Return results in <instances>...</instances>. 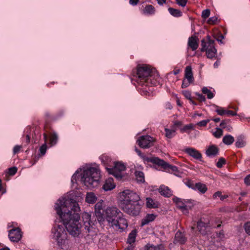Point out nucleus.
I'll list each match as a JSON object with an SVG mask.
<instances>
[{"label": "nucleus", "instance_id": "f257e3e1", "mask_svg": "<svg viewBox=\"0 0 250 250\" xmlns=\"http://www.w3.org/2000/svg\"><path fill=\"white\" fill-rule=\"evenodd\" d=\"M160 77L155 68L147 64L138 65L136 69V82L142 86L157 85Z\"/></svg>", "mask_w": 250, "mask_h": 250}, {"label": "nucleus", "instance_id": "f03ea898", "mask_svg": "<svg viewBox=\"0 0 250 250\" xmlns=\"http://www.w3.org/2000/svg\"><path fill=\"white\" fill-rule=\"evenodd\" d=\"M60 217L70 235L75 237L80 234L82 225L80 223V216L79 213H74L72 215L65 213Z\"/></svg>", "mask_w": 250, "mask_h": 250}, {"label": "nucleus", "instance_id": "7ed1b4c3", "mask_svg": "<svg viewBox=\"0 0 250 250\" xmlns=\"http://www.w3.org/2000/svg\"><path fill=\"white\" fill-rule=\"evenodd\" d=\"M55 208L60 216H62L65 213L72 215L74 213H78L77 212L80 210L78 203L72 199L58 200Z\"/></svg>", "mask_w": 250, "mask_h": 250}, {"label": "nucleus", "instance_id": "20e7f679", "mask_svg": "<svg viewBox=\"0 0 250 250\" xmlns=\"http://www.w3.org/2000/svg\"><path fill=\"white\" fill-rule=\"evenodd\" d=\"M100 179V171L95 167H90L83 172L82 181L84 185L88 188L96 187Z\"/></svg>", "mask_w": 250, "mask_h": 250}, {"label": "nucleus", "instance_id": "39448f33", "mask_svg": "<svg viewBox=\"0 0 250 250\" xmlns=\"http://www.w3.org/2000/svg\"><path fill=\"white\" fill-rule=\"evenodd\" d=\"M141 201L140 196L136 192L129 189L124 190L120 193V202L119 205L132 203Z\"/></svg>", "mask_w": 250, "mask_h": 250}, {"label": "nucleus", "instance_id": "423d86ee", "mask_svg": "<svg viewBox=\"0 0 250 250\" xmlns=\"http://www.w3.org/2000/svg\"><path fill=\"white\" fill-rule=\"evenodd\" d=\"M141 206V201L119 205L120 208L124 212L132 216H136L139 214Z\"/></svg>", "mask_w": 250, "mask_h": 250}, {"label": "nucleus", "instance_id": "0eeeda50", "mask_svg": "<svg viewBox=\"0 0 250 250\" xmlns=\"http://www.w3.org/2000/svg\"><path fill=\"white\" fill-rule=\"evenodd\" d=\"M108 172L113 175L118 180H122L124 175V171L126 169L125 165L121 162H116L112 168H106Z\"/></svg>", "mask_w": 250, "mask_h": 250}, {"label": "nucleus", "instance_id": "6e6552de", "mask_svg": "<svg viewBox=\"0 0 250 250\" xmlns=\"http://www.w3.org/2000/svg\"><path fill=\"white\" fill-rule=\"evenodd\" d=\"M53 237L57 241L58 245L62 246L64 243V239L62 235L65 233L64 228L62 225H56L52 229Z\"/></svg>", "mask_w": 250, "mask_h": 250}, {"label": "nucleus", "instance_id": "1a4fd4ad", "mask_svg": "<svg viewBox=\"0 0 250 250\" xmlns=\"http://www.w3.org/2000/svg\"><path fill=\"white\" fill-rule=\"evenodd\" d=\"M108 221L115 229H121L123 231L128 227V222L124 217H120L117 219H112L111 220H108Z\"/></svg>", "mask_w": 250, "mask_h": 250}, {"label": "nucleus", "instance_id": "9d476101", "mask_svg": "<svg viewBox=\"0 0 250 250\" xmlns=\"http://www.w3.org/2000/svg\"><path fill=\"white\" fill-rule=\"evenodd\" d=\"M155 139L149 135L142 136L137 140L138 145L143 148H149L154 145Z\"/></svg>", "mask_w": 250, "mask_h": 250}, {"label": "nucleus", "instance_id": "9b49d317", "mask_svg": "<svg viewBox=\"0 0 250 250\" xmlns=\"http://www.w3.org/2000/svg\"><path fill=\"white\" fill-rule=\"evenodd\" d=\"M8 236L11 241L14 242H19L22 236L21 229L17 228L10 230Z\"/></svg>", "mask_w": 250, "mask_h": 250}, {"label": "nucleus", "instance_id": "f8f14e48", "mask_svg": "<svg viewBox=\"0 0 250 250\" xmlns=\"http://www.w3.org/2000/svg\"><path fill=\"white\" fill-rule=\"evenodd\" d=\"M215 42L213 40L211 39L210 36L208 35L206 39H203L201 41V51L205 52L208 48H210L212 46H214Z\"/></svg>", "mask_w": 250, "mask_h": 250}, {"label": "nucleus", "instance_id": "ddd939ff", "mask_svg": "<svg viewBox=\"0 0 250 250\" xmlns=\"http://www.w3.org/2000/svg\"><path fill=\"white\" fill-rule=\"evenodd\" d=\"M199 42V40L197 36H191L188 40V48H190L192 51H195L198 48Z\"/></svg>", "mask_w": 250, "mask_h": 250}, {"label": "nucleus", "instance_id": "4468645a", "mask_svg": "<svg viewBox=\"0 0 250 250\" xmlns=\"http://www.w3.org/2000/svg\"><path fill=\"white\" fill-rule=\"evenodd\" d=\"M91 215L89 213L84 212L82 214V219L83 222L85 229L89 232L90 228L94 224L90 219Z\"/></svg>", "mask_w": 250, "mask_h": 250}, {"label": "nucleus", "instance_id": "2eb2a0df", "mask_svg": "<svg viewBox=\"0 0 250 250\" xmlns=\"http://www.w3.org/2000/svg\"><path fill=\"white\" fill-rule=\"evenodd\" d=\"M155 164L159 166H161L165 170L170 169L172 171H177V167L176 166L169 165L168 163L165 162L163 159H160L159 158H158Z\"/></svg>", "mask_w": 250, "mask_h": 250}, {"label": "nucleus", "instance_id": "dca6fc26", "mask_svg": "<svg viewBox=\"0 0 250 250\" xmlns=\"http://www.w3.org/2000/svg\"><path fill=\"white\" fill-rule=\"evenodd\" d=\"M187 240V238L185 234L180 230H178L175 233L173 243L174 244L183 245L186 242Z\"/></svg>", "mask_w": 250, "mask_h": 250}, {"label": "nucleus", "instance_id": "f3484780", "mask_svg": "<svg viewBox=\"0 0 250 250\" xmlns=\"http://www.w3.org/2000/svg\"><path fill=\"white\" fill-rule=\"evenodd\" d=\"M185 152L194 159L201 161L202 154L196 149L192 147L187 148L185 149Z\"/></svg>", "mask_w": 250, "mask_h": 250}, {"label": "nucleus", "instance_id": "a211bd4d", "mask_svg": "<svg viewBox=\"0 0 250 250\" xmlns=\"http://www.w3.org/2000/svg\"><path fill=\"white\" fill-rule=\"evenodd\" d=\"M120 212L119 209L115 207H108L105 210V214L110 220H112L111 217L117 216Z\"/></svg>", "mask_w": 250, "mask_h": 250}, {"label": "nucleus", "instance_id": "6ab92c4d", "mask_svg": "<svg viewBox=\"0 0 250 250\" xmlns=\"http://www.w3.org/2000/svg\"><path fill=\"white\" fill-rule=\"evenodd\" d=\"M135 150L136 152V153L138 154V155L141 158H142L145 162H150V163H152L153 164H155V163H156V162L157 161V160L158 157H146L145 155H144L141 152V151L140 150H139L138 149H137L136 147L135 148Z\"/></svg>", "mask_w": 250, "mask_h": 250}, {"label": "nucleus", "instance_id": "aec40b11", "mask_svg": "<svg viewBox=\"0 0 250 250\" xmlns=\"http://www.w3.org/2000/svg\"><path fill=\"white\" fill-rule=\"evenodd\" d=\"M116 187L114 180L112 178H109L106 180L103 188L105 191L111 190L114 189Z\"/></svg>", "mask_w": 250, "mask_h": 250}, {"label": "nucleus", "instance_id": "412c9836", "mask_svg": "<svg viewBox=\"0 0 250 250\" xmlns=\"http://www.w3.org/2000/svg\"><path fill=\"white\" fill-rule=\"evenodd\" d=\"M219 149L215 145L209 146L206 151V154L208 157L215 156L217 155Z\"/></svg>", "mask_w": 250, "mask_h": 250}, {"label": "nucleus", "instance_id": "4be33fe9", "mask_svg": "<svg viewBox=\"0 0 250 250\" xmlns=\"http://www.w3.org/2000/svg\"><path fill=\"white\" fill-rule=\"evenodd\" d=\"M208 227V223L203 222L200 219L197 222V228L200 232L202 234H206V229Z\"/></svg>", "mask_w": 250, "mask_h": 250}, {"label": "nucleus", "instance_id": "5701e85b", "mask_svg": "<svg viewBox=\"0 0 250 250\" xmlns=\"http://www.w3.org/2000/svg\"><path fill=\"white\" fill-rule=\"evenodd\" d=\"M206 52V55L208 58L212 59L215 58L217 55V50L214 46H212L211 48L208 49L207 50H205Z\"/></svg>", "mask_w": 250, "mask_h": 250}, {"label": "nucleus", "instance_id": "b1692460", "mask_svg": "<svg viewBox=\"0 0 250 250\" xmlns=\"http://www.w3.org/2000/svg\"><path fill=\"white\" fill-rule=\"evenodd\" d=\"M159 191L162 195L165 197H169L171 195V190L167 187L161 186L159 188Z\"/></svg>", "mask_w": 250, "mask_h": 250}, {"label": "nucleus", "instance_id": "393cba45", "mask_svg": "<svg viewBox=\"0 0 250 250\" xmlns=\"http://www.w3.org/2000/svg\"><path fill=\"white\" fill-rule=\"evenodd\" d=\"M146 200V206L148 208H157L159 206V202L152 199L151 198H147Z\"/></svg>", "mask_w": 250, "mask_h": 250}, {"label": "nucleus", "instance_id": "a878e982", "mask_svg": "<svg viewBox=\"0 0 250 250\" xmlns=\"http://www.w3.org/2000/svg\"><path fill=\"white\" fill-rule=\"evenodd\" d=\"M155 216L153 214H148L142 220L141 225L142 226H145L149 222L154 220Z\"/></svg>", "mask_w": 250, "mask_h": 250}, {"label": "nucleus", "instance_id": "bb28decb", "mask_svg": "<svg viewBox=\"0 0 250 250\" xmlns=\"http://www.w3.org/2000/svg\"><path fill=\"white\" fill-rule=\"evenodd\" d=\"M184 79H186L189 81H192L193 82L194 81L191 67L189 66H188L186 68Z\"/></svg>", "mask_w": 250, "mask_h": 250}, {"label": "nucleus", "instance_id": "cd10ccee", "mask_svg": "<svg viewBox=\"0 0 250 250\" xmlns=\"http://www.w3.org/2000/svg\"><path fill=\"white\" fill-rule=\"evenodd\" d=\"M244 139L245 136L243 135H240L237 136V141L235 143V146L238 148L244 147L246 144Z\"/></svg>", "mask_w": 250, "mask_h": 250}, {"label": "nucleus", "instance_id": "c85d7f7f", "mask_svg": "<svg viewBox=\"0 0 250 250\" xmlns=\"http://www.w3.org/2000/svg\"><path fill=\"white\" fill-rule=\"evenodd\" d=\"M97 200V197L92 192H88L86 194L85 201L89 204H94Z\"/></svg>", "mask_w": 250, "mask_h": 250}, {"label": "nucleus", "instance_id": "c756f323", "mask_svg": "<svg viewBox=\"0 0 250 250\" xmlns=\"http://www.w3.org/2000/svg\"><path fill=\"white\" fill-rule=\"evenodd\" d=\"M105 212L104 210H99V211H95V214L96 217L97 219V220L100 223L103 222L104 221L105 219V214L104 212Z\"/></svg>", "mask_w": 250, "mask_h": 250}, {"label": "nucleus", "instance_id": "7c9ffc66", "mask_svg": "<svg viewBox=\"0 0 250 250\" xmlns=\"http://www.w3.org/2000/svg\"><path fill=\"white\" fill-rule=\"evenodd\" d=\"M164 246L162 244L157 245L156 246L147 244L145 246L146 250H162L164 249Z\"/></svg>", "mask_w": 250, "mask_h": 250}, {"label": "nucleus", "instance_id": "2f4dec72", "mask_svg": "<svg viewBox=\"0 0 250 250\" xmlns=\"http://www.w3.org/2000/svg\"><path fill=\"white\" fill-rule=\"evenodd\" d=\"M155 9L152 5H146L143 10L145 14L152 15L155 13Z\"/></svg>", "mask_w": 250, "mask_h": 250}, {"label": "nucleus", "instance_id": "473e14b6", "mask_svg": "<svg viewBox=\"0 0 250 250\" xmlns=\"http://www.w3.org/2000/svg\"><path fill=\"white\" fill-rule=\"evenodd\" d=\"M222 141L225 145H230L234 142V139L231 135H227L223 137Z\"/></svg>", "mask_w": 250, "mask_h": 250}, {"label": "nucleus", "instance_id": "72a5a7b5", "mask_svg": "<svg viewBox=\"0 0 250 250\" xmlns=\"http://www.w3.org/2000/svg\"><path fill=\"white\" fill-rule=\"evenodd\" d=\"M194 189H197L202 193H204L207 190V188L205 184L201 183H196L195 185Z\"/></svg>", "mask_w": 250, "mask_h": 250}, {"label": "nucleus", "instance_id": "f704fd0d", "mask_svg": "<svg viewBox=\"0 0 250 250\" xmlns=\"http://www.w3.org/2000/svg\"><path fill=\"white\" fill-rule=\"evenodd\" d=\"M176 128L172 127L171 129L165 128L166 136L168 138H171L175 135Z\"/></svg>", "mask_w": 250, "mask_h": 250}, {"label": "nucleus", "instance_id": "c9c22d12", "mask_svg": "<svg viewBox=\"0 0 250 250\" xmlns=\"http://www.w3.org/2000/svg\"><path fill=\"white\" fill-rule=\"evenodd\" d=\"M136 230L134 229L132 230L131 232L129 234L128 239H127V243L129 244H131L133 243L135 241V238L136 236Z\"/></svg>", "mask_w": 250, "mask_h": 250}, {"label": "nucleus", "instance_id": "e433bc0d", "mask_svg": "<svg viewBox=\"0 0 250 250\" xmlns=\"http://www.w3.org/2000/svg\"><path fill=\"white\" fill-rule=\"evenodd\" d=\"M58 137L56 133H53L51 134L49 139V145L50 146H54L57 143Z\"/></svg>", "mask_w": 250, "mask_h": 250}, {"label": "nucleus", "instance_id": "4c0bfd02", "mask_svg": "<svg viewBox=\"0 0 250 250\" xmlns=\"http://www.w3.org/2000/svg\"><path fill=\"white\" fill-rule=\"evenodd\" d=\"M135 175L138 182L144 183L145 182L144 174L140 171H136Z\"/></svg>", "mask_w": 250, "mask_h": 250}, {"label": "nucleus", "instance_id": "58836bf2", "mask_svg": "<svg viewBox=\"0 0 250 250\" xmlns=\"http://www.w3.org/2000/svg\"><path fill=\"white\" fill-rule=\"evenodd\" d=\"M173 201L176 204L177 207L179 209L186 206L185 203L180 198L177 197L173 198Z\"/></svg>", "mask_w": 250, "mask_h": 250}, {"label": "nucleus", "instance_id": "ea45409f", "mask_svg": "<svg viewBox=\"0 0 250 250\" xmlns=\"http://www.w3.org/2000/svg\"><path fill=\"white\" fill-rule=\"evenodd\" d=\"M169 12L173 16L175 17H180L182 15L181 12L176 9H174L171 7H169L168 9Z\"/></svg>", "mask_w": 250, "mask_h": 250}, {"label": "nucleus", "instance_id": "a19ab883", "mask_svg": "<svg viewBox=\"0 0 250 250\" xmlns=\"http://www.w3.org/2000/svg\"><path fill=\"white\" fill-rule=\"evenodd\" d=\"M202 91L204 94H207L208 99H212L214 96L213 93L206 87H204Z\"/></svg>", "mask_w": 250, "mask_h": 250}, {"label": "nucleus", "instance_id": "79ce46f5", "mask_svg": "<svg viewBox=\"0 0 250 250\" xmlns=\"http://www.w3.org/2000/svg\"><path fill=\"white\" fill-rule=\"evenodd\" d=\"M47 145L46 143H44L40 148V154L39 155L41 156H42L45 155L46 150H47Z\"/></svg>", "mask_w": 250, "mask_h": 250}, {"label": "nucleus", "instance_id": "37998d69", "mask_svg": "<svg viewBox=\"0 0 250 250\" xmlns=\"http://www.w3.org/2000/svg\"><path fill=\"white\" fill-rule=\"evenodd\" d=\"M216 131L213 132V135L216 138H219L223 135V130L221 128L216 127Z\"/></svg>", "mask_w": 250, "mask_h": 250}, {"label": "nucleus", "instance_id": "c03bdc74", "mask_svg": "<svg viewBox=\"0 0 250 250\" xmlns=\"http://www.w3.org/2000/svg\"><path fill=\"white\" fill-rule=\"evenodd\" d=\"M217 108L215 111L217 113V114L219 115L223 116L224 115H227V110L224 109L223 108L216 106Z\"/></svg>", "mask_w": 250, "mask_h": 250}, {"label": "nucleus", "instance_id": "a18cd8bd", "mask_svg": "<svg viewBox=\"0 0 250 250\" xmlns=\"http://www.w3.org/2000/svg\"><path fill=\"white\" fill-rule=\"evenodd\" d=\"M243 227L246 233L250 236V221L246 222Z\"/></svg>", "mask_w": 250, "mask_h": 250}, {"label": "nucleus", "instance_id": "49530a36", "mask_svg": "<svg viewBox=\"0 0 250 250\" xmlns=\"http://www.w3.org/2000/svg\"><path fill=\"white\" fill-rule=\"evenodd\" d=\"M193 83L192 81H189L188 79H184L182 82V84L181 85V87L182 88H185L188 86L190 83Z\"/></svg>", "mask_w": 250, "mask_h": 250}, {"label": "nucleus", "instance_id": "de8ad7c7", "mask_svg": "<svg viewBox=\"0 0 250 250\" xmlns=\"http://www.w3.org/2000/svg\"><path fill=\"white\" fill-rule=\"evenodd\" d=\"M226 164V160L224 158L221 157L219 159L218 161L216 163V166L218 168L222 167L223 165Z\"/></svg>", "mask_w": 250, "mask_h": 250}, {"label": "nucleus", "instance_id": "09e8293b", "mask_svg": "<svg viewBox=\"0 0 250 250\" xmlns=\"http://www.w3.org/2000/svg\"><path fill=\"white\" fill-rule=\"evenodd\" d=\"M104 210L103 208V203L99 202L95 205V211Z\"/></svg>", "mask_w": 250, "mask_h": 250}, {"label": "nucleus", "instance_id": "8fccbe9b", "mask_svg": "<svg viewBox=\"0 0 250 250\" xmlns=\"http://www.w3.org/2000/svg\"><path fill=\"white\" fill-rule=\"evenodd\" d=\"M210 10L209 9H206L203 11L202 13V17L204 19H207L209 16Z\"/></svg>", "mask_w": 250, "mask_h": 250}, {"label": "nucleus", "instance_id": "3c124183", "mask_svg": "<svg viewBox=\"0 0 250 250\" xmlns=\"http://www.w3.org/2000/svg\"><path fill=\"white\" fill-rule=\"evenodd\" d=\"M17 171V168L15 167H11L8 169V174L10 175H14Z\"/></svg>", "mask_w": 250, "mask_h": 250}, {"label": "nucleus", "instance_id": "603ef678", "mask_svg": "<svg viewBox=\"0 0 250 250\" xmlns=\"http://www.w3.org/2000/svg\"><path fill=\"white\" fill-rule=\"evenodd\" d=\"M175 0L176 2V3L182 7L185 6L187 3V1H188V0Z\"/></svg>", "mask_w": 250, "mask_h": 250}, {"label": "nucleus", "instance_id": "864d4df0", "mask_svg": "<svg viewBox=\"0 0 250 250\" xmlns=\"http://www.w3.org/2000/svg\"><path fill=\"white\" fill-rule=\"evenodd\" d=\"M209 121L210 120L209 119L203 120L198 123L197 125L200 126H206Z\"/></svg>", "mask_w": 250, "mask_h": 250}, {"label": "nucleus", "instance_id": "5fc2aeb1", "mask_svg": "<svg viewBox=\"0 0 250 250\" xmlns=\"http://www.w3.org/2000/svg\"><path fill=\"white\" fill-rule=\"evenodd\" d=\"M182 93L187 99H188L189 100L190 99H191V93L189 91H183Z\"/></svg>", "mask_w": 250, "mask_h": 250}, {"label": "nucleus", "instance_id": "6e6d98bb", "mask_svg": "<svg viewBox=\"0 0 250 250\" xmlns=\"http://www.w3.org/2000/svg\"><path fill=\"white\" fill-rule=\"evenodd\" d=\"M229 122V120H223L220 124V127L223 128H226L227 127V124Z\"/></svg>", "mask_w": 250, "mask_h": 250}, {"label": "nucleus", "instance_id": "4d7b16f0", "mask_svg": "<svg viewBox=\"0 0 250 250\" xmlns=\"http://www.w3.org/2000/svg\"><path fill=\"white\" fill-rule=\"evenodd\" d=\"M217 21V18L215 17H211L210 18L208 21V22L209 23V24H213L214 23H216V22Z\"/></svg>", "mask_w": 250, "mask_h": 250}, {"label": "nucleus", "instance_id": "13d9d810", "mask_svg": "<svg viewBox=\"0 0 250 250\" xmlns=\"http://www.w3.org/2000/svg\"><path fill=\"white\" fill-rule=\"evenodd\" d=\"M196 95L198 96L197 99L200 102H205L206 101L205 97L202 94L199 93H196Z\"/></svg>", "mask_w": 250, "mask_h": 250}, {"label": "nucleus", "instance_id": "bf43d9fd", "mask_svg": "<svg viewBox=\"0 0 250 250\" xmlns=\"http://www.w3.org/2000/svg\"><path fill=\"white\" fill-rule=\"evenodd\" d=\"M192 128V125H191V124L188 125H186L185 126H184V127L183 128L181 129V131L182 132H184V131H186L188 130L191 129Z\"/></svg>", "mask_w": 250, "mask_h": 250}, {"label": "nucleus", "instance_id": "052dcab7", "mask_svg": "<svg viewBox=\"0 0 250 250\" xmlns=\"http://www.w3.org/2000/svg\"><path fill=\"white\" fill-rule=\"evenodd\" d=\"M186 184L189 188H190L193 189L195 188V185L191 180H188V181H187L186 182Z\"/></svg>", "mask_w": 250, "mask_h": 250}, {"label": "nucleus", "instance_id": "680f3d73", "mask_svg": "<svg viewBox=\"0 0 250 250\" xmlns=\"http://www.w3.org/2000/svg\"><path fill=\"white\" fill-rule=\"evenodd\" d=\"M244 183L247 186H250V174L247 175L244 179Z\"/></svg>", "mask_w": 250, "mask_h": 250}, {"label": "nucleus", "instance_id": "e2e57ef3", "mask_svg": "<svg viewBox=\"0 0 250 250\" xmlns=\"http://www.w3.org/2000/svg\"><path fill=\"white\" fill-rule=\"evenodd\" d=\"M21 146H16L14 148H13V153L14 154H16L18 152H19L20 150V149H21Z\"/></svg>", "mask_w": 250, "mask_h": 250}, {"label": "nucleus", "instance_id": "0e129e2a", "mask_svg": "<svg viewBox=\"0 0 250 250\" xmlns=\"http://www.w3.org/2000/svg\"><path fill=\"white\" fill-rule=\"evenodd\" d=\"M227 115L228 116L231 115V116H235L237 115V113L232 110H227Z\"/></svg>", "mask_w": 250, "mask_h": 250}, {"label": "nucleus", "instance_id": "69168bd1", "mask_svg": "<svg viewBox=\"0 0 250 250\" xmlns=\"http://www.w3.org/2000/svg\"><path fill=\"white\" fill-rule=\"evenodd\" d=\"M182 125V123L181 122L176 121L174 122V125L172 126V127L176 128V126H180L181 125Z\"/></svg>", "mask_w": 250, "mask_h": 250}, {"label": "nucleus", "instance_id": "338daca9", "mask_svg": "<svg viewBox=\"0 0 250 250\" xmlns=\"http://www.w3.org/2000/svg\"><path fill=\"white\" fill-rule=\"evenodd\" d=\"M180 209L182 210V211L183 212V213L184 214H188V209L187 206L184 207L183 208H182Z\"/></svg>", "mask_w": 250, "mask_h": 250}, {"label": "nucleus", "instance_id": "774afa93", "mask_svg": "<svg viewBox=\"0 0 250 250\" xmlns=\"http://www.w3.org/2000/svg\"><path fill=\"white\" fill-rule=\"evenodd\" d=\"M139 0H129V3L132 5H136L138 4Z\"/></svg>", "mask_w": 250, "mask_h": 250}]
</instances>
